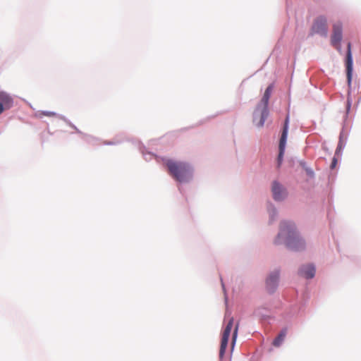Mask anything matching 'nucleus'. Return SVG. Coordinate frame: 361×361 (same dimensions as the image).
I'll return each mask as SVG.
<instances>
[{"label":"nucleus","mask_w":361,"mask_h":361,"mask_svg":"<svg viewBox=\"0 0 361 361\" xmlns=\"http://www.w3.org/2000/svg\"><path fill=\"white\" fill-rule=\"evenodd\" d=\"M281 240L284 241L286 246L293 251H300L305 247V240L299 235L292 222L283 221L281 223L280 232L275 243L279 244Z\"/></svg>","instance_id":"obj_1"},{"label":"nucleus","mask_w":361,"mask_h":361,"mask_svg":"<svg viewBox=\"0 0 361 361\" xmlns=\"http://www.w3.org/2000/svg\"><path fill=\"white\" fill-rule=\"evenodd\" d=\"M169 173L177 181L188 182L192 177L193 170L186 162L167 159L164 161Z\"/></svg>","instance_id":"obj_2"},{"label":"nucleus","mask_w":361,"mask_h":361,"mask_svg":"<svg viewBox=\"0 0 361 361\" xmlns=\"http://www.w3.org/2000/svg\"><path fill=\"white\" fill-rule=\"evenodd\" d=\"M273 90L272 85L266 89L264 95L254 111L253 121L258 127H262L269 115L268 104Z\"/></svg>","instance_id":"obj_3"},{"label":"nucleus","mask_w":361,"mask_h":361,"mask_svg":"<svg viewBox=\"0 0 361 361\" xmlns=\"http://www.w3.org/2000/svg\"><path fill=\"white\" fill-rule=\"evenodd\" d=\"M310 35H319L322 37H326L328 35V21L324 16H319L313 20Z\"/></svg>","instance_id":"obj_4"},{"label":"nucleus","mask_w":361,"mask_h":361,"mask_svg":"<svg viewBox=\"0 0 361 361\" xmlns=\"http://www.w3.org/2000/svg\"><path fill=\"white\" fill-rule=\"evenodd\" d=\"M343 37V24L341 21H336L332 25V34L331 36V43L339 51H341L340 43Z\"/></svg>","instance_id":"obj_5"},{"label":"nucleus","mask_w":361,"mask_h":361,"mask_svg":"<svg viewBox=\"0 0 361 361\" xmlns=\"http://www.w3.org/2000/svg\"><path fill=\"white\" fill-rule=\"evenodd\" d=\"M233 322H234L233 317H231L228 324H226L224 331H223L222 338H221V341L220 350H219L220 358H222L224 357V353L226 352V348L228 345V338L230 337V334H231V330L233 326Z\"/></svg>","instance_id":"obj_6"},{"label":"nucleus","mask_w":361,"mask_h":361,"mask_svg":"<svg viewBox=\"0 0 361 361\" xmlns=\"http://www.w3.org/2000/svg\"><path fill=\"white\" fill-rule=\"evenodd\" d=\"M288 117L286 118L284 126L283 128L281 136L279 140V156H278V166H279L281 164L283 157L285 152L286 145V140H287V135H288Z\"/></svg>","instance_id":"obj_7"},{"label":"nucleus","mask_w":361,"mask_h":361,"mask_svg":"<svg viewBox=\"0 0 361 361\" xmlns=\"http://www.w3.org/2000/svg\"><path fill=\"white\" fill-rule=\"evenodd\" d=\"M13 98L8 93L0 91V115L6 110H8L13 106Z\"/></svg>","instance_id":"obj_8"},{"label":"nucleus","mask_w":361,"mask_h":361,"mask_svg":"<svg viewBox=\"0 0 361 361\" xmlns=\"http://www.w3.org/2000/svg\"><path fill=\"white\" fill-rule=\"evenodd\" d=\"M345 66L348 82V85H350L353 73V57L351 53V44L350 42L348 44L347 46Z\"/></svg>","instance_id":"obj_9"},{"label":"nucleus","mask_w":361,"mask_h":361,"mask_svg":"<svg viewBox=\"0 0 361 361\" xmlns=\"http://www.w3.org/2000/svg\"><path fill=\"white\" fill-rule=\"evenodd\" d=\"M271 190L275 200H282L286 195L284 188L276 181L273 182Z\"/></svg>","instance_id":"obj_10"},{"label":"nucleus","mask_w":361,"mask_h":361,"mask_svg":"<svg viewBox=\"0 0 361 361\" xmlns=\"http://www.w3.org/2000/svg\"><path fill=\"white\" fill-rule=\"evenodd\" d=\"M279 278V271L271 273L267 279V288L269 292H273L278 283Z\"/></svg>","instance_id":"obj_11"},{"label":"nucleus","mask_w":361,"mask_h":361,"mask_svg":"<svg viewBox=\"0 0 361 361\" xmlns=\"http://www.w3.org/2000/svg\"><path fill=\"white\" fill-rule=\"evenodd\" d=\"M300 276L306 279H312L315 275V267L312 264H307L301 267L299 270Z\"/></svg>","instance_id":"obj_12"},{"label":"nucleus","mask_w":361,"mask_h":361,"mask_svg":"<svg viewBox=\"0 0 361 361\" xmlns=\"http://www.w3.org/2000/svg\"><path fill=\"white\" fill-rule=\"evenodd\" d=\"M286 334H287V329H283L279 333L278 336L274 340L273 345L276 347H279L281 344V343L283 341V340L286 336Z\"/></svg>","instance_id":"obj_13"},{"label":"nucleus","mask_w":361,"mask_h":361,"mask_svg":"<svg viewBox=\"0 0 361 361\" xmlns=\"http://www.w3.org/2000/svg\"><path fill=\"white\" fill-rule=\"evenodd\" d=\"M56 114L53 111H38L35 113V116L39 118H42L44 116L55 117Z\"/></svg>","instance_id":"obj_14"},{"label":"nucleus","mask_w":361,"mask_h":361,"mask_svg":"<svg viewBox=\"0 0 361 361\" xmlns=\"http://www.w3.org/2000/svg\"><path fill=\"white\" fill-rule=\"evenodd\" d=\"M238 328H239V323L238 322L234 328V330H233V336H232V348H233L234 345H235V341H236V338H237V336H238Z\"/></svg>","instance_id":"obj_15"},{"label":"nucleus","mask_w":361,"mask_h":361,"mask_svg":"<svg viewBox=\"0 0 361 361\" xmlns=\"http://www.w3.org/2000/svg\"><path fill=\"white\" fill-rule=\"evenodd\" d=\"M336 164H337V159L336 157H334L332 159L331 166H330L331 169H334L336 167Z\"/></svg>","instance_id":"obj_16"},{"label":"nucleus","mask_w":361,"mask_h":361,"mask_svg":"<svg viewBox=\"0 0 361 361\" xmlns=\"http://www.w3.org/2000/svg\"><path fill=\"white\" fill-rule=\"evenodd\" d=\"M350 102L349 100V99H348V101H347V111H349L350 109Z\"/></svg>","instance_id":"obj_17"}]
</instances>
